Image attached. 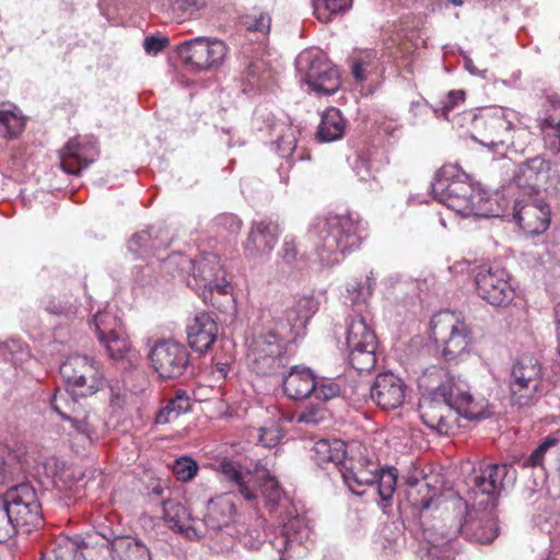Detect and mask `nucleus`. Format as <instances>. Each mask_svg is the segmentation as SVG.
I'll return each instance as SVG.
<instances>
[{"mask_svg": "<svg viewBox=\"0 0 560 560\" xmlns=\"http://www.w3.org/2000/svg\"><path fill=\"white\" fill-rule=\"evenodd\" d=\"M375 58L376 55L372 50L358 51L350 57L351 72L358 81L364 80L366 68Z\"/></svg>", "mask_w": 560, "mask_h": 560, "instance_id": "47", "label": "nucleus"}, {"mask_svg": "<svg viewBox=\"0 0 560 560\" xmlns=\"http://www.w3.org/2000/svg\"><path fill=\"white\" fill-rule=\"evenodd\" d=\"M477 294L494 306L508 305L514 299L508 272L498 266L482 265L475 275Z\"/></svg>", "mask_w": 560, "mask_h": 560, "instance_id": "16", "label": "nucleus"}, {"mask_svg": "<svg viewBox=\"0 0 560 560\" xmlns=\"http://www.w3.org/2000/svg\"><path fill=\"white\" fill-rule=\"evenodd\" d=\"M433 389L443 402L465 419L481 420L491 413L488 401L474 397L468 383L459 376L445 374L442 383Z\"/></svg>", "mask_w": 560, "mask_h": 560, "instance_id": "6", "label": "nucleus"}, {"mask_svg": "<svg viewBox=\"0 0 560 560\" xmlns=\"http://www.w3.org/2000/svg\"><path fill=\"white\" fill-rule=\"evenodd\" d=\"M434 198L462 217L485 215L487 192L467 180L455 164L443 165L431 185Z\"/></svg>", "mask_w": 560, "mask_h": 560, "instance_id": "2", "label": "nucleus"}, {"mask_svg": "<svg viewBox=\"0 0 560 560\" xmlns=\"http://www.w3.org/2000/svg\"><path fill=\"white\" fill-rule=\"evenodd\" d=\"M59 371L67 386L81 396L93 395L105 385L100 364L88 355H69L60 364Z\"/></svg>", "mask_w": 560, "mask_h": 560, "instance_id": "10", "label": "nucleus"}, {"mask_svg": "<svg viewBox=\"0 0 560 560\" xmlns=\"http://www.w3.org/2000/svg\"><path fill=\"white\" fill-rule=\"evenodd\" d=\"M419 412L422 422L441 435L453 434L457 429V417L454 411L443 402L432 389L419 402Z\"/></svg>", "mask_w": 560, "mask_h": 560, "instance_id": "20", "label": "nucleus"}, {"mask_svg": "<svg viewBox=\"0 0 560 560\" xmlns=\"http://www.w3.org/2000/svg\"><path fill=\"white\" fill-rule=\"evenodd\" d=\"M190 409L189 397L184 390L176 392L175 396L167 400L155 416L156 424H166L175 421L178 417Z\"/></svg>", "mask_w": 560, "mask_h": 560, "instance_id": "37", "label": "nucleus"}, {"mask_svg": "<svg viewBox=\"0 0 560 560\" xmlns=\"http://www.w3.org/2000/svg\"><path fill=\"white\" fill-rule=\"evenodd\" d=\"M283 261L288 265L295 262L299 258L296 241L293 236H285L280 249Z\"/></svg>", "mask_w": 560, "mask_h": 560, "instance_id": "56", "label": "nucleus"}, {"mask_svg": "<svg viewBox=\"0 0 560 560\" xmlns=\"http://www.w3.org/2000/svg\"><path fill=\"white\" fill-rule=\"evenodd\" d=\"M44 308L56 316L71 319L77 316V301L69 296H51L44 302Z\"/></svg>", "mask_w": 560, "mask_h": 560, "instance_id": "42", "label": "nucleus"}, {"mask_svg": "<svg viewBox=\"0 0 560 560\" xmlns=\"http://www.w3.org/2000/svg\"><path fill=\"white\" fill-rule=\"evenodd\" d=\"M16 532L5 503L0 500V542L7 541Z\"/></svg>", "mask_w": 560, "mask_h": 560, "instance_id": "52", "label": "nucleus"}, {"mask_svg": "<svg viewBox=\"0 0 560 560\" xmlns=\"http://www.w3.org/2000/svg\"><path fill=\"white\" fill-rule=\"evenodd\" d=\"M97 152L93 147L86 148L72 139L67 142L61 153V168L68 174H79L95 160Z\"/></svg>", "mask_w": 560, "mask_h": 560, "instance_id": "30", "label": "nucleus"}, {"mask_svg": "<svg viewBox=\"0 0 560 560\" xmlns=\"http://www.w3.org/2000/svg\"><path fill=\"white\" fill-rule=\"evenodd\" d=\"M429 107L431 108L427 101H417L411 103L410 112L413 116H418Z\"/></svg>", "mask_w": 560, "mask_h": 560, "instance_id": "63", "label": "nucleus"}, {"mask_svg": "<svg viewBox=\"0 0 560 560\" xmlns=\"http://www.w3.org/2000/svg\"><path fill=\"white\" fill-rule=\"evenodd\" d=\"M279 229L271 221H258L250 225L244 242L245 255L249 258L269 256L278 243Z\"/></svg>", "mask_w": 560, "mask_h": 560, "instance_id": "23", "label": "nucleus"}, {"mask_svg": "<svg viewBox=\"0 0 560 560\" xmlns=\"http://www.w3.org/2000/svg\"><path fill=\"white\" fill-rule=\"evenodd\" d=\"M510 394L513 405L527 407L534 405L540 395L541 365L528 354L520 357L511 369Z\"/></svg>", "mask_w": 560, "mask_h": 560, "instance_id": "8", "label": "nucleus"}, {"mask_svg": "<svg viewBox=\"0 0 560 560\" xmlns=\"http://www.w3.org/2000/svg\"><path fill=\"white\" fill-rule=\"evenodd\" d=\"M217 471L252 505H257L261 495L266 506L273 510L282 498V490L275 477L260 475L257 469L252 471L238 460L224 457L219 462Z\"/></svg>", "mask_w": 560, "mask_h": 560, "instance_id": "4", "label": "nucleus"}, {"mask_svg": "<svg viewBox=\"0 0 560 560\" xmlns=\"http://www.w3.org/2000/svg\"><path fill=\"white\" fill-rule=\"evenodd\" d=\"M235 513L233 498L230 494H222L208 502L203 523L207 528L218 532L233 522Z\"/></svg>", "mask_w": 560, "mask_h": 560, "instance_id": "27", "label": "nucleus"}, {"mask_svg": "<svg viewBox=\"0 0 560 560\" xmlns=\"http://www.w3.org/2000/svg\"><path fill=\"white\" fill-rule=\"evenodd\" d=\"M172 243L171 231L163 225L150 226L135 233L129 241V249L138 256L154 255Z\"/></svg>", "mask_w": 560, "mask_h": 560, "instance_id": "26", "label": "nucleus"}, {"mask_svg": "<svg viewBox=\"0 0 560 560\" xmlns=\"http://www.w3.org/2000/svg\"><path fill=\"white\" fill-rule=\"evenodd\" d=\"M24 120L15 112L0 110V136L13 138L22 132Z\"/></svg>", "mask_w": 560, "mask_h": 560, "instance_id": "46", "label": "nucleus"}, {"mask_svg": "<svg viewBox=\"0 0 560 560\" xmlns=\"http://www.w3.org/2000/svg\"><path fill=\"white\" fill-rule=\"evenodd\" d=\"M296 68L304 81L319 95L335 94L340 88L338 69L320 51H304L296 58Z\"/></svg>", "mask_w": 560, "mask_h": 560, "instance_id": "12", "label": "nucleus"}, {"mask_svg": "<svg viewBox=\"0 0 560 560\" xmlns=\"http://www.w3.org/2000/svg\"><path fill=\"white\" fill-rule=\"evenodd\" d=\"M187 340L191 349L203 353L210 349L218 336V326L212 316L206 312L196 314L188 320Z\"/></svg>", "mask_w": 560, "mask_h": 560, "instance_id": "25", "label": "nucleus"}, {"mask_svg": "<svg viewBox=\"0 0 560 560\" xmlns=\"http://www.w3.org/2000/svg\"><path fill=\"white\" fill-rule=\"evenodd\" d=\"M242 542H243V544H244V546H245V547H247V548L256 549V548H258V547H259V545H260V542H261V541H260L259 539H257V540H255V541H249V540L247 539V536H246V535H244V536L242 537Z\"/></svg>", "mask_w": 560, "mask_h": 560, "instance_id": "64", "label": "nucleus"}, {"mask_svg": "<svg viewBox=\"0 0 560 560\" xmlns=\"http://www.w3.org/2000/svg\"><path fill=\"white\" fill-rule=\"evenodd\" d=\"M95 330L100 341L124 331L121 322L109 312H98L93 318Z\"/></svg>", "mask_w": 560, "mask_h": 560, "instance_id": "43", "label": "nucleus"}, {"mask_svg": "<svg viewBox=\"0 0 560 560\" xmlns=\"http://www.w3.org/2000/svg\"><path fill=\"white\" fill-rule=\"evenodd\" d=\"M167 266L176 265L182 272H188L187 284L201 290L200 295L205 302L211 300L213 292L225 295L230 293V284L225 278L220 258L214 254L202 255L191 260L183 255H173L165 260Z\"/></svg>", "mask_w": 560, "mask_h": 560, "instance_id": "5", "label": "nucleus"}, {"mask_svg": "<svg viewBox=\"0 0 560 560\" xmlns=\"http://www.w3.org/2000/svg\"><path fill=\"white\" fill-rule=\"evenodd\" d=\"M407 485L410 487L408 499L412 505L428 510L438 494V490L428 482H419L415 477L407 478Z\"/></svg>", "mask_w": 560, "mask_h": 560, "instance_id": "38", "label": "nucleus"}, {"mask_svg": "<svg viewBox=\"0 0 560 560\" xmlns=\"http://www.w3.org/2000/svg\"><path fill=\"white\" fill-rule=\"evenodd\" d=\"M213 225L219 234L236 235L242 229V221L233 213H222L215 217Z\"/></svg>", "mask_w": 560, "mask_h": 560, "instance_id": "48", "label": "nucleus"}, {"mask_svg": "<svg viewBox=\"0 0 560 560\" xmlns=\"http://www.w3.org/2000/svg\"><path fill=\"white\" fill-rule=\"evenodd\" d=\"M100 342L106 348L108 355L113 360L128 359L132 361L136 358V351L132 349L125 331L112 335Z\"/></svg>", "mask_w": 560, "mask_h": 560, "instance_id": "40", "label": "nucleus"}, {"mask_svg": "<svg viewBox=\"0 0 560 560\" xmlns=\"http://www.w3.org/2000/svg\"><path fill=\"white\" fill-rule=\"evenodd\" d=\"M168 44V39L166 37L161 36H148L143 40V48L148 54H158L162 51Z\"/></svg>", "mask_w": 560, "mask_h": 560, "instance_id": "58", "label": "nucleus"}, {"mask_svg": "<svg viewBox=\"0 0 560 560\" xmlns=\"http://www.w3.org/2000/svg\"><path fill=\"white\" fill-rule=\"evenodd\" d=\"M371 467H376L375 464L371 463L366 458H360L358 460L349 459L348 463H342L340 468H354L355 470H366Z\"/></svg>", "mask_w": 560, "mask_h": 560, "instance_id": "60", "label": "nucleus"}, {"mask_svg": "<svg viewBox=\"0 0 560 560\" xmlns=\"http://www.w3.org/2000/svg\"><path fill=\"white\" fill-rule=\"evenodd\" d=\"M313 459L323 468L332 465L340 468L346 457V444L338 439L319 440L313 446Z\"/></svg>", "mask_w": 560, "mask_h": 560, "instance_id": "31", "label": "nucleus"}, {"mask_svg": "<svg viewBox=\"0 0 560 560\" xmlns=\"http://www.w3.org/2000/svg\"><path fill=\"white\" fill-rule=\"evenodd\" d=\"M354 170L361 180H366L371 176L369 164L365 160L360 159L355 162Z\"/></svg>", "mask_w": 560, "mask_h": 560, "instance_id": "62", "label": "nucleus"}, {"mask_svg": "<svg viewBox=\"0 0 560 560\" xmlns=\"http://www.w3.org/2000/svg\"><path fill=\"white\" fill-rule=\"evenodd\" d=\"M72 427L75 429V431L81 434L83 438H85L88 441L92 442L93 439L96 435V432L93 428V425L89 422L88 416L83 415L80 416H70V419H67Z\"/></svg>", "mask_w": 560, "mask_h": 560, "instance_id": "53", "label": "nucleus"}, {"mask_svg": "<svg viewBox=\"0 0 560 560\" xmlns=\"http://www.w3.org/2000/svg\"><path fill=\"white\" fill-rule=\"evenodd\" d=\"M288 397L295 400L307 398L316 389V378L308 368L292 366L282 381Z\"/></svg>", "mask_w": 560, "mask_h": 560, "instance_id": "28", "label": "nucleus"}, {"mask_svg": "<svg viewBox=\"0 0 560 560\" xmlns=\"http://www.w3.org/2000/svg\"><path fill=\"white\" fill-rule=\"evenodd\" d=\"M346 119L338 108L330 107L322 115L316 138L320 142H332L343 137Z\"/></svg>", "mask_w": 560, "mask_h": 560, "instance_id": "34", "label": "nucleus"}, {"mask_svg": "<svg viewBox=\"0 0 560 560\" xmlns=\"http://www.w3.org/2000/svg\"><path fill=\"white\" fill-rule=\"evenodd\" d=\"M243 24L248 31L267 34L270 30L271 19L267 13L255 11L243 18Z\"/></svg>", "mask_w": 560, "mask_h": 560, "instance_id": "50", "label": "nucleus"}, {"mask_svg": "<svg viewBox=\"0 0 560 560\" xmlns=\"http://www.w3.org/2000/svg\"><path fill=\"white\" fill-rule=\"evenodd\" d=\"M465 535L479 544H489L498 536V525L493 518L469 521L464 525Z\"/></svg>", "mask_w": 560, "mask_h": 560, "instance_id": "39", "label": "nucleus"}, {"mask_svg": "<svg viewBox=\"0 0 560 560\" xmlns=\"http://www.w3.org/2000/svg\"><path fill=\"white\" fill-rule=\"evenodd\" d=\"M513 220L527 235L541 234L550 224L549 206L541 201L517 200L513 208Z\"/></svg>", "mask_w": 560, "mask_h": 560, "instance_id": "22", "label": "nucleus"}, {"mask_svg": "<svg viewBox=\"0 0 560 560\" xmlns=\"http://www.w3.org/2000/svg\"><path fill=\"white\" fill-rule=\"evenodd\" d=\"M9 514L16 527H36L42 523V506L35 489L28 483H22L11 488L4 500Z\"/></svg>", "mask_w": 560, "mask_h": 560, "instance_id": "15", "label": "nucleus"}, {"mask_svg": "<svg viewBox=\"0 0 560 560\" xmlns=\"http://www.w3.org/2000/svg\"><path fill=\"white\" fill-rule=\"evenodd\" d=\"M560 453V429L548 434L525 459V467H542L548 456Z\"/></svg>", "mask_w": 560, "mask_h": 560, "instance_id": "35", "label": "nucleus"}, {"mask_svg": "<svg viewBox=\"0 0 560 560\" xmlns=\"http://www.w3.org/2000/svg\"><path fill=\"white\" fill-rule=\"evenodd\" d=\"M198 471V464L188 456L177 458L173 465V474L180 481L191 480Z\"/></svg>", "mask_w": 560, "mask_h": 560, "instance_id": "49", "label": "nucleus"}, {"mask_svg": "<svg viewBox=\"0 0 560 560\" xmlns=\"http://www.w3.org/2000/svg\"><path fill=\"white\" fill-rule=\"evenodd\" d=\"M149 359L159 376L170 380L184 374L189 363V352L176 341L162 340L151 349Z\"/></svg>", "mask_w": 560, "mask_h": 560, "instance_id": "17", "label": "nucleus"}, {"mask_svg": "<svg viewBox=\"0 0 560 560\" xmlns=\"http://www.w3.org/2000/svg\"><path fill=\"white\" fill-rule=\"evenodd\" d=\"M74 405V401H70L67 393L57 390L51 398V408L63 419H70L68 410Z\"/></svg>", "mask_w": 560, "mask_h": 560, "instance_id": "54", "label": "nucleus"}, {"mask_svg": "<svg viewBox=\"0 0 560 560\" xmlns=\"http://www.w3.org/2000/svg\"><path fill=\"white\" fill-rule=\"evenodd\" d=\"M350 365L360 373L371 372L377 363V347L365 348L363 345H346Z\"/></svg>", "mask_w": 560, "mask_h": 560, "instance_id": "36", "label": "nucleus"}, {"mask_svg": "<svg viewBox=\"0 0 560 560\" xmlns=\"http://www.w3.org/2000/svg\"><path fill=\"white\" fill-rule=\"evenodd\" d=\"M281 439H282V432L277 425L259 429L258 442L264 447H268V448L273 447L280 442Z\"/></svg>", "mask_w": 560, "mask_h": 560, "instance_id": "55", "label": "nucleus"}, {"mask_svg": "<svg viewBox=\"0 0 560 560\" xmlns=\"http://www.w3.org/2000/svg\"><path fill=\"white\" fill-rule=\"evenodd\" d=\"M312 4L317 20L327 23L332 16L348 11L352 0H312Z\"/></svg>", "mask_w": 560, "mask_h": 560, "instance_id": "41", "label": "nucleus"}, {"mask_svg": "<svg viewBox=\"0 0 560 560\" xmlns=\"http://www.w3.org/2000/svg\"><path fill=\"white\" fill-rule=\"evenodd\" d=\"M345 485L357 495H362L366 487H375L382 501H390L396 490L397 470L395 468L377 470L371 467L366 470L339 468Z\"/></svg>", "mask_w": 560, "mask_h": 560, "instance_id": "14", "label": "nucleus"}, {"mask_svg": "<svg viewBox=\"0 0 560 560\" xmlns=\"http://www.w3.org/2000/svg\"><path fill=\"white\" fill-rule=\"evenodd\" d=\"M339 393H340V387L334 382H329V383L320 384V385H318L316 383V389L313 390V394L315 395V397L317 399H323V400L331 399V398L338 396Z\"/></svg>", "mask_w": 560, "mask_h": 560, "instance_id": "57", "label": "nucleus"}, {"mask_svg": "<svg viewBox=\"0 0 560 560\" xmlns=\"http://www.w3.org/2000/svg\"><path fill=\"white\" fill-rule=\"evenodd\" d=\"M552 164L542 156H535L518 165L514 180L520 187L530 189L544 188L547 184L553 183Z\"/></svg>", "mask_w": 560, "mask_h": 560, "instance_id": "24", "label": "nucleus"}, {"mask_svg": "<svg viewBox=\"0 0 560 560\" xmlns=\"http://www.w3.org/2000/svg\"><path fill=\"white\" fill-rule=\"evenodd\" d=\"M162 506L163 518L171 529L183 534L189 539H198L200 537L199 530L191 524L190 513L180 502L166 500Z\"/></svg>", "mask_w": 560, "mask_h": 560, "instance_id": "29", "label": "nucleus"}, {"mask_svg": "<svg viewBox=\"0 0 560 560\" xmlns=\"http://www.w3.org/2000/svg\"><path fill=\"white\" fill-rule=\"evenodd\" d=\"M515 469L509 464L486 465L472 479L470 499L479 505L492 503L504 487V480H514Z\"/></svg>", "mask_w": 560, "mask_h": 560, "instance_id": "18", "label": "nucleus"}, {"mask_svg": "<svg viewBox=\"0 0 560 560\" xmlns=\"http://www.w3.org/2000/svg\"><path fill=\"white\" fill-rule=\"evenodd\" d=\"M373 280L366 277L365 282L349 283L347 288L348 295L353 306L359 312L363 311L368 296L371 295L373 289ZM346 345H363L365 348L378 346V341L374 330L369 326L366 317L362 313L351 318L347 327Z\"/></svg>", "mask_w": 560, "mask_h": 560, "instance_id": "13", "label": "nucleus"}, {"mask_svg": "<svg viewBox=\"0 0 560 560\" xmlns=\"http://www.w3.org/2000/svg\"><path fill=\"white\" fill-rule=\"evenodd\" d=\"M465 101V92L462 90L450 91L435 106H431L436 117L448 119L450 113Z\"/></svg>", "mask_w": 560, "mask_h": 560, "instance_id": "45", "label": "nucleus"}, {"mask_svg": "<svg viewBox=\"0 0 560 560\" xmlns=\"http://www.w3.org/2000/svg\"><path fill=\"white\" fill-rule=\"evenodd\" d=\"M545 148L552 153L560 152V102L550 104L546 117L539 120Z\"/></svg>", "mask_w": 560, "mask_h": 560, "instance_id": "33", "label": "nucleus"}, {"mask_svg": "<svg viewBox=\"0 0 560 560\" xmlns=\"http://www.w3.org/2000/svg\"><path fill=\"white\" fill-rule=\"evenodd\" d=\"M315 312L316 305L312 298H299L276 318L275 331L289 341L305 328Z\"/></svg>", "mask_w": 560, "mask_h": 560, "instance_id": "19", "label": "nucleus"}, {"mask_svg": "<svg viewBox=\"0 0 560 560\" xmlns=\"http://www.w3.org/2000/svg\"><path fill=\"white\" fill-rule=\"evenodd\" d=\"M180 60L196 71L218 69L226 59L228 45L217 37L199 36L177 45Z\"/></svg>", "mask_w": 560, "mask_h": 560, "instance_id": "9", "label": "nucleus"}, {"mask_svg": "<svg viewBox=\"0 0 560 560\" xmlns=\"http://www.w3.org/2000/svg\"><path fill=\"white\" fill-rule=\"evenodd\" d=\"M365 231L366 223L357 213L329 214L316 218L308 235L315 243L320 264L331 267L361 246Z\"/></svg>", "mask_w": 560, "mask_h": 560, "instance_id": "1", "label": "nucleus"}, {"mask_svg": "<svg viewBox=\"0 0 560 560\" xmlns=\"http://www.w3.org/2000/svg\"><path fill=\"white\" fill-rule=\"evenodd\" d=\"M287 340L275 330L256 336L248 348V364L257 375H277L285 368L288 359L284 355Z\"/></svg>", "mask_w": 560, "mask_h": 560, "instance_id": "7", "label": "nucleus"}, {"mask_svg": "<svg viewBox=\"0 0 560 560\" xmlns=\"http://www.w3.org/2000/svg\"><path fill=\"white\" fill-rule=\"evenodd\" d=\"M406 383L393 372L380 373L370 389L372 401L383 410L399 408L406 398Z\"/></svg>", "mask_w": 560, "mask_h": 560, "instance_id": "21", "label": "nucleus"}, {"mask_svg": "<svg viewBox=\"0 0 560 560\" xmlns=\"http://www.w3.org/2000/svg\"><path fill=\"white\" fill-rule=\"evenodd\" d=\"M95 330L100 341L124 331L121 322L109 312H98L93 318Z\"/></svg>", "mask_w": 560, "mask_h": 560, "instance_id": "44", "label": "nucleus"}, {"mask_svg": "<svg viewBox=\"0 0 560 560\" xmlns=\"http://www.w3.org/2000/svg\"><path fill=\"white\" fill-rule=\"evenodd\" d=\"M514 112L506 107L466 110L456 116L455 124L467 129L471 139L492 150L503 148L512 138Z\"/></svg>", "mask_w": 560, "mask_h": 560, "instance_id": "3", "label": "nucleus"}, {"mask_svg": "<svg viewBox=\"0 0 560 560\" xmlns=\"http://www.w3.org/2000/svg\"><path fill=\"white\" fill-rule=\"evenodd\" d=\"M0 355L16 364L18 361H21L24 357H28V352L23 349L20 342L11 340L0 346Z\"/></svg>", "mask_w": 560, "mask_h": 560, "instance_id": "51", "label": "nucleus"}, {"mask_svg": "<svg viewBox=\"0 0 560 560\" xmlns=\"http://www.w3.org/2000/svg\"><path fill=\"white\" fill-rule=\"evenodd\" d=\"M175 5L183 10L198 11L206 5V0H176Z\"/></svg>", "mask_w": 560, "mask_h": 560, "instance_id": "61", "label": "nucleus"}, {"mask_svg": "<svg viewBox=\"0 0 560 560\" xmlns=\"http://www.w3.org/2000/svg\"><path fill=\"white\" fill-rule=\"evenodd\" d=\"M324 418L323 412L317 408H310L304 410L299 416V422L308 424H317Z\"/></svg>", "mask_w": 560, "mask_h": 560, "instance_id": "59", "label": "nucleus"}, {"mask_svg": "<svg viewBox=\"0 0 560 560\" xmlns=\"http://www.w3.org/2000/svg\"><path fill=\"white\" fill-rule=\"evenodd\" d=\"M267 127L269 133L276 137L275 142L279 155L281 158L291 156L296 148V128L273 116L267 117Z\"/></svg>", "mask_w": 560, "mask_h": 560, "instance_id": "32", "label": "nucleus"}, {"mask_svg": "<svg viewBox=\"0 0 560 560\" xmlns=\"http://www.w3.org/2000/svg\"><path fill=\"white\" fill-rule=\"evenodd\" d=\"M434 339L444 345L443 354L455 358L469 350L472 343L471 330L455 312L435 314L430 323Z\"/></svg>", "mask_w": 560, "mask_h": 560, "instance_id": "11", "label": "nucleus"}]
</instances>
